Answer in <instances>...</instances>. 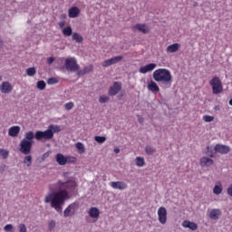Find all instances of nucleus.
I'll return each instance as SVG.
<instances>
[{
    "instance_id": "obj_1",
    "label": "nucleus",
    "mask_w": 232,
    "mask_h": 232,
    "mask_svg": "<svg viewBox=\"0 0 232 232\" xmlns=\"http://www.w3.org/2000/svg\"><path fill=\"white\" fill-rule=\"evenodd\" d=\"M77 182L74 179L67 181L58 180L56 184L49 185V189H57L58 192H51L44 198L45 204H51L55 211H63V206L68 198V191L71 193L75 191Z\"/></svg>"
},
{
    "instance_id": "obj_2",
    "label": "nucleus",
    "mask_w": 232,
    "mask_h": 232,
    "mask_svg": "<svg viewBox=\"0 0 232 232\" xmlns=\"http://www.w3.org/2000/svg\"><path fill=\"white\" fill-rule=\"evenodd\" d=\"M152 77L156 82H161V88L168 90L173 84V76L168 69L160 68L153 72Z\"/></svg>"
},
{
    "instance_id": "obj_3",
    "label": "nucleus",
    "mask_w": 232,
    "mask_h": 232,
    "mask_svg": "<svg viewBox=\"0 0 232 232\" xmlns=\"http://www.w3.org/2000/svg\"><path fill=\"white\" fill-rule=\"evenodd\" d=\"M24 137L25 139H23L20 141L19 151H21L23 155H30V153H32V146L34 145V131H27Z\"/></svg>"
},
{
    "instance_id": "obj_4",
    "label": "nucleus",
    "mask_w": 232,
    "mask_h": 232,
    "mask_svg": "<svg viewBox=\"0 0 232 232\" xmlns=\"http://www.w3.org/2000/svg\"><path fill=\"white\" fill-rule=\"evenodd\" d=\"M209 84L212 88V93L214 95H219L221 92H224V86L222 85V81L219 77L214 76L210 81Z\"/></svg>"
},
{
    "instance_id": "obj_5",
    "label": "nucleus",
    "mask_w": 232,
    "mask_h": 232,
    "mask_svg": "<svg viewBox=\"0 0 232 232\" xmlns=\"http://www.w3.org/2000/svg\"><path fill=\"white\" fill-rule=\"evenodd\" d=\"M34 139H36V140H43V139H44V140H52V139H53V130L50 129L44 131L37 130L34 134Z\"/></svg>"
},
{
    "instance_id": "obj_6",
    "label": "nucleus",
    "mask_w": 232,
    "mask_h": 232,
    "mask_svg": "<svg viewBox=\"0 0 232 232\" xmlns=\"http://www.w3.org/2000/svg\"><path fill=\"white\" fill-rule=\"evenodd\" d=\"M65 68L67 72H79V64H77V60L75 58L65 59Z\"/></svg>"
},
{
    "instance_id": "obj_7",
    "label": "nucleus",
    "mask_w": 232,
    "mask_h": 232,
    "mask_svg": "<svg viewBox=\"0 0 232 232\" xmlns=\"http://www.w3.org/2000/svg\"><path fill=\"white\" fill-rule=\"evenodd\" d=\"M158 220L160 224H162V226L168 222V210L166 208L160 207L158 209Z\"/></svg>"
},
{
    "instance_id": "obj_8",
    "label": "nucleus",
    "mask_w": 232,
    "mask_h": 232,
    "mask_svg": "<svg viewBox=\"0 0 232 232\" xmlns=\"http://www.w3.org/2000/svg\"><path fill=\"white\" fill-rule=\"evenodd\" d=\"M122 90V85L119 82H114L113 85L109 88L108 93L111 97H115Z\"/></svg>"
},
{
    "instance_id": "obj_9",
    "label": "nucleus",
    "mask_w": 232,
    "mask_h": 232,
    "mask_svg": "<svg viewBox=\"0 0 232 232\" xmlns=\"http://www.w3.org/2000/svg\"><path fill=\"white\" fill-rule=\"evenodd\" d=\"M215 151L217 153H220L221 155H227V153L231 151V148H229V146L227 145L217 144L215 146Z\"/></svg>"
},
{
    "instance_id": "obj_10",
    "label": "nucleus",
    "mask_w": 232,
    "mask_h": 232,
    "mask_svg": "<svg viewBox=\"0 0 232 232\" xmlns=\"http://www.w3.org/2000/svg\"><path fill=\"white\" fill-rule=\"evenodd\" d=\"M14 90L12 83L10 82H3L0 85V92L1 93L8 94Z\"/></svg>"
},
{
    "instance_id": "obj_11",
    "label": "nucleus",
    "mask_w": 232,
    "mask_h": 232,
    "mask_svg": "<svg viewBox=\"0 0 232 232\" xmlns=\"http://www.w3.org/2000/svg\"><path fill=\"white\" fill-rule=\"evenodd\" d=\"M77 208H79V205H77V203H72L71 205L68 206V208H65L64 212H63V216L66 217H72V215H73V213H75V209H77Z\"/></svg>"
},
{
    "instance_id": "obj_12",
    "label": "nucleus",
    "mask_w": 232,
    "mask_h": 232,
    "mask_svg": "<svg viewBox=\"0 0 232 232\" xmlns=\"http://www.w3.org/2000/svg\"><path fill=\"white\" fill-rule=\"evenodd\" d=\"M111 186L113 189H120L121 191L128 188V184L124 181H112Z\"/></svg>"
},
{
    "instance_id": "obj_13",
    "label": "nucleus",
    "mask_w": 232,
    "mask_h": 232,
    "mask_svg": "<svg viewBox=\"0 0 232 232\" xmlns=\"http://www.w3.org/2000/svg\"><path fill=\"white\" fill-rule=\"evenodd\" d=\"M154 68H157L156 63H149L147 65L141 66L139 70L140 73H148L153 72Z\"/></svg>"
},
{
    "instance_id": "obj_14",
    "label": "nucleus",
    "mask_w": 232,
    "mask_h": 232,
    "mask_svg": "<svg viewBox=\"0 0 232 232\" xmlns=\"http://www.w3.org/2000/svg\"><path fill=\"white\" fill-rule=\"evenodd\" d=\"M147 88L150 92H151L154 94L159 93V92H160V88L159 87V85L157 84V82L150 81L148 82Z\"/></svg>"
},
{
    "instance_id": "obj_15",
    "label": "nucleus",
    "mask_w": 232,
    "mask_h": 232,
    "mask_svg": "<svg viewBox=\"0 0 232 232\" xmlns=\"http://www.w3.org/2000/svg\"><path fill=\"white\" fill-rule=\"evenodd\" d=\"M181 226L182 227L191 229V231H197V229H198V226L197 225V223L188 221V220H184Z\"/></svg>"
},
{
    "instance_id": "obj_16",
    "label": "nucleus",
    "mask_w": 232,
    "mask_h": 232,
    "mask_svg": "<svg viewBox=\"0 0 232 232\" xmlns=\"http://www.w3.org/2000/svg\"><path fill=\"white\" fill-rule=\"evenodd\" d=\"M214 162L215 161L212 159L208 157H202L200 159V166L202 168H209V166H213Z\"/></svg>"
},
{
    "instance_id": "obj_17",
    "label": "nucleus",
    "mask_w": 232,
    "mask_h": 232,
    "mask_svg": "<svg viewBox=\"0 0 232 232\" xmlns=\"http://www.w3.org/2000/svg\"><path fill=\"white\" fill-rule=\"evenodd\" d=\"M221 215H222V211H220V209L213 208L209 212V218H211V220H218Z\"/></svg>"
},
{
    "instance_id": "obj_18",
    "label": "nucleus",
    "mask_w": 232,
    "mask_h": 232,
    "mask_svg": "<svg viewBox=\"0 0 232 232\" xmlns=\"http://www.w3.org/2000/svg\"><path fill=\"white\" fill-rule=\"evenodd\" d=\"M55 159L59 166H66V164L68 163L67 157H64V155L61 153L56 154Z\"/></svg>"
},
{
    "instance_id": "obj_19",
    "label": "nucleus",
    "mask_w": 232,
    "mask_h": 232,
    "mask_svg": "<svg viewBox=\"0 0 232 232\" xmlns=\"http://www.w3.org/2000/svg\"><path fill=\"white\" fill-rule=\"evenodd\" d=\"M68 14L71 19H75V17H79V14H81V10L79 9V7H71L69 9Z\"/></svg>"
},
{
    "instance_id": "obj_20",
    "label": "nucleus",
    "mask_w": 232,
    "mask_h": 232,
    "mask_svg": "<svg viewBox=\"0 0 232 232\" xmlns=\"http://www.w3.org/2000/svg\"><path fill=\"white\" fill-rule=\"evenodd\" d=\"M180 49V44H172L169 45L166 49L167 53H175L176 52H179Z\"/></svg>"
},
{
    "instance_id": "obj_21",
    "label": "nucleus",
    "mask_w": 232,
    "mask_h": 232,
    "mask_svg": "<svg viewBox=\"0 0 232 232\" xmlns=\"http://www.w3.org/2000/svg\"><path fill=\"white\" fill-rule=\"evenodd\" d=\"M21 131V127L19 126H13L8 130V135L10 137H17L19 132Z\"/></svg>"
},
{
    "instance_id": "obj_22",
    "label": "nucleus",
    "mask_w": 232,
    "mask_h": 232,
    "mask_svg": "<svg viewBox=\"0 0 232 232\" xmlns=\"http://www.w3.org/2000/svg\"><path fill=\"white\" fill-rule=\"evenodd\" d=\"M99 215H101V212L99 211V208L92 207L89 210V216L91 218H99Z\"/></svg>"
},
{
    "instance_id": "obj_23",
    "label": "nucleus",
    "mask_w": 232,
    "mask_h": 232,
    "mask_svg": "<svg viewBox=\"0 0 232 232\" xmlns=\"http://www.w3.org/2000/svg\"><path fill=\"white\" fill-rule=\"evenodd\" d=\"M134 28H136V30H139V32H141L142 34L150 33V28H148L146 24H137Z\"/></svg>"
},
{
    "instance_id": "obj_24",
    "label": "nucleus",
    "mask_w": 232,
    "mask_h": 232,
    "mask_svg": "<svg viewBox=\"0 0 232 232\" xmlns=\"http://www.w3.org/2000/svg\"><path fill=\"white\" fill-rule=\"evenodd\" d=\"M223 190L224 188L222 187V183L218 182L213 188V193L214 195H220Z\"/></svg>"
},
{
    "instance_id": "obj_25",
    "label": "nucleus",
    "mask_w": 232,
    "mask_h": 232,
    "mask_svg": "<svg viewBox=\"0 0 232 232\" xmlns=\"http://www.w3.org/2000/svg\"><path fill=\"white\" fill-rule=\"evenodd\" d=\"M93 70V65H88L85 68L78 71V75H86V73H90Z\"/></svg>"
},
{
    "instance_id": "obj_26",
    "label": "nucleus",
    "mask_w": 232,
    "mask_h": 232,
    "mask_svg": "<svg viewBox=\"0 0 232 232\" xmlns=\"http://www.w3.org/2000/svg\"><path fill=\"white\" fill-rule=\"evenodd\" d=\"M49 130H51V131H53V133H59V131H63V128H61L60 125H49Z\"/></svg>"
},
{
    "instance_id": "obj_27",
    "label": "nucleus",
    "mask_w": 232,
    "mask_h": 232,
    "mask_svg": "<svg viewBox=\"0 0 232 232\" xmlns=\"http://www.w3.org/2000/svg\"><path fill=\"white\" fill-rule=\"evenodd\" d=\"M206 155H208L211 159L215 158V155H217V152L215 151V147H207V152Z\"/></svg>"
},
{
    "instance_id": "obj_28",
    "label": "nucleus",
    "mask_w": 232,
    "mask_h": 232,
    "mask_svg": "<svg viewBox=\"0 0 232 232\" xmlns=\"http://www.w3.org/2000/svg\"><path fill=\"white\" fill-rule=\"evenodd\" d=\"M145 165H146V161L144 160V158L136 157V166H138V168H142Z\"/></svg>"
},
{
    "instance_id": "obj_29",
    "label": "nucleus",
    "mask_w": 232,
    "mask_h": 232,
    "mask_svg": "<svg viewBox=\"0 0 232 232\" xmlns=\"http://www.w3.org/2000/svg\"><path fill=\"white\" fill-rule=\"evenodd\" d=\"M62 32L65 37H70V35H72L73 30L72 29L71 26H67V27L63 28Z\"/></svg>"
},
{
    "instance_id": "obj_30",
    "label": "nucleus",
    "mask_w": 232,
    "mask_h": 232,
    "mask_svg": "<svg viewBox=\"0 0 232 232\" xmlns=\"http://www.w3.org/2000/svg\"><path fill=\"white\" fill-rule=\"evenodd\" d=\"M72 39L77 43H82V41H84V38L82 37V35L79 34L78 33H74L72 34Z\"/></svg>"
},
{
    "instance_id": "obj_31",
    "label": "nucleus",
    "mask_w": 232,
    "mask_h": 232,
    "mask_svg": "<svg viewBox=\"0 0 232 232\" xmlns=\"http://www.w3.org/2000/svg\"><path fill=\"white\" fill-rule=\"evenodd\" d=\"M123 57L122 56H115L112 57L111 59H109V61L111 62V64H117V63H121V61H122Z\"/></svg>"
},
{
    "instance_id": "obj_32",
    "label": "nucleus",
    "mask_w": 232,
    "mask_h": 232,
    "mask_svg": "<svg viewBox=\"0 0 232 232\" xmlns=\"http://www.w3.org/2000/svg\"><path fill=\"white\" fill-rule=\"evenodd\" d=\"M26 73L29 77H34L37 73V71L35 70V67H30L26 69Z\"/></svg>"
},
{
    "instance_id": "obj_33",
    "label": "nucleus",
    "mask_w": 232,
    "mask_h": 232,
    "mask_svg": "<svg viewBox=\"0 0 232 232\" xmlns=\"http://www.w3.org/2000/svg\"><path fill=\"white\" fill-rule=\"evenodd\" d=\"M24 164H26L28 168L32 166V156L28 155L24 158Z\"/></svg>"
},
{
    "instance_id": "obj_34",
    "label": "nucleus",
    "mask_w": 232,
    "mask_h": 232,
    "mask_svg": "<svg viewBox=\"0 0 232 232\" xmlns=\"http://www.w3.org/2000/svg\"><path fill=\"white\" fill-rule=\"evenodd\" d=\"M94 140L98 142L99 144H103V142H106V137L104 136H95Z\"/></svg>"
},
{
    "instance_id": "obj_35",
    "label": "nucleus",
    "mask_w": 232,
    "mask_h": 232,
    "mask_svg": "<svg viewBox=\"0 0 232 232\" xmlns=\"http://www.w3.org/2000/svg\"><path fill=\"white\" fill-rule=\"evenodd\" d=\"M0 155L2 156V158L4 160H6V159H8V156L10 155V152L6 150L0 149Z\"/></svg>"
},
{
    "instance_id": "obj_36",
    "label": "nucleus",
    "mask_w": 232,
    "mask_h": 232,
    "mask_svg": "<svg viewBox=\"0 0 232 232\" xmlns=\"http://www.w3.org/2000/svg\"><path fill=\"white\" fill-rule=\"evenodd\" d=\"M36 87L38 88V90H44V88H46V82H44V81H38L36 83Z\"/></svg>"
},
{
    "instance_id": "obj_37",
    "label": "nucleus",
    "mask_w": 232,
    "mask_h": 232,
    "mask_svg": "<svg viewBox=\"0 0 232 232\" xmlns=\"http://www.w3.org/2000/svg\"><path fill=\"white\" fill-rule=\"evenodd\" d=\"M75 147L78 150L79 153H84V144H82V142H77Z\"/></svg>"
},
{
    "instance_id": "obj_38",
    "label": "nucleus",
    "mask_w": 232,
    "mask_h": 232,
    "mask_svg": "<svg viewBox=\"0 0 232 232\" xmlns=\"http://www.w3.org/2000/svg\"><path fill=\"white\" fill-rule=\"evenodd\" d=\"M203 121H204V122H213V121H215V117L210 116V115H204Z\"/></svg>"
},
{
    "instance_id": "obj_39",
    "label": "nucleus",
    "mask_w": 232,
    "mask_h": 232,
    "mask_svg": "<svg viewBox=\"0 0 232 232\" xmlns=\"http://www.w3.org/2000/svg\"><path fill=\"white\" fill-rule=\"evenodd\" d=\"M145 151H146L147 155H153V153H155V149H153V147H151V146H147L145 148Z\"/></svg>"
},
{
    "instance_id": "obj_40",
    "label": "nucleus",
    "mask_w": 232,
    "mask_h": 232,
    "mask_svg": "<svg viewBox=\"0 0 232 232\" xmlns=\"http://www.w3.org/2000/svg\"><path fill=\"white\" fill-rule=\"evenodd\" d=\"M58 82H59V79L55 77H52L47 80V84H57Z\"/></svg>"
},
{
    "instance_id": "obj_41",
    "label": "nucleus",
    "mask_w": 232,
    "mask_h": 232,
    "mask_svg": "<svg viewBox=\"0 0 232 232\" xmlns=\"http://www.w3.org/2000/svg\"><path fill=\"white\" fill-rule=\"evenodd\" d=\"M108 101H110V97L106 95H102L99 98V102H101L102 104H104V102H108Z\"/></svg>"
},
{
    "instance_id": "obj_42",
    "label": "nucleus",
    "mask_w": 232,
    "mask_h": 232,
    "mask_svg": "<svg viewBox=\"0 0 232 232\" xmlns=\"http://www.w3.org/2000/svg\"><path fill=\"white\" fill-rule=\"evenodd\" d=\"M4 230L6 232H12L14 230V225L7 224L5 226Z\"/></svg>"
},
{
    "instance_id": "obj_43",
    "label": "nucleus",
    "mask_w": 232,
    "mask_h": 232,
    "mask_svg": "<svg viewBox=\"0 0 232 232\" xmlns=\"http://www.w3.org/2000/svg\"><path fill=\"white\" fill-rule=\"evenodd\" d=\"M73 109V102H69L65 104V110H67V111H70V110Z\"/></svg>"
},
{
    "instance_id": "obj_44",
    "label": "nucleus",
    "mask_w": 232,
    "mask_h": 232,
    "mask_svg": "<svg viewBox=\"0 0 232 232\" xmlns=\"http://www.w3.org/2000/svg\"><path fill=\"white\" fill-rule=\"evenodd\" d=\"M102 66H103V68H108V66H111L110 59L105 60L103 63H102Z\"/></svg>"
},
{
    "instance_id": "obj_45",
    "label": "nucleus",
    "mask_w": 232,
    "mask_h": 232,
    "mask_svg": "<svg viewBox=\"0 0 232 232\" xmlns=\"http://www.w3.org/2000/svg\"><path fill=\"white\" fill-rule=\"evenodd\" d=\"M48 227H49L50 231H52V229H53V227H55V222L53 220L49 221Z\"/></svg>"
},
{
    "instance_id": "obj_46",
    "label": "nucleus",
    "mask_w": 232,
    "mask_h": 232,
    "mask_svg": "<svg viewBox=\"0 0 232 232\" xmlns=\"http://www.w3.org/2000/svg\"><path fill=\"white\" fill-rule=\"evenodd\" d=\"M68 162H77V158L75 157H67Z\"/></svg>"
},
{
    "instance_id": "obj_47",
    "label": "nucleus",
    "mask_w": 232,
    "mask_h": 232,
    "mask_svg": "<svg viewBox=\"0 0 232 232\" xmlns=\"http://www.w3.org/2000/svg\"><path fill=\"white\" fill-rule=\"evenodd\" d=\"M53 61H55V58H53V57H49V58L47 59V63H48L49 64H53Z\"/></svg>"
},
{
    "instance_id": "obj_48",
    "label": "nucleus",
    "mask_w": 232,
    "mask_h": 232,
    "mask_svg": "<svg viewBox=\"0 0 232 232\" xmlns=\"http://www.w3.org/2000/svg\"><path fill=\"white\" fill-rule=\"evenodd\" d=\"M227 195H229V197H232V184L227 188Z\"/></svg>"
},
{
    "instance_id": "obj_49",
    "label": "nucleus",
    "mask_w": 232,
    "mask_h": 232,
    "mask_svg": "<svg viewBox=\"0 0 232 232\" xmlns=\"http://www.w3.org/2000/svg\"><path fill=\"white\" fill-rule=\"evenodd\" d=\"M66 24V23L64 21L59 22L58 26H60V28H64V25Z\"/></svg>"
},
{
    "instance_id": "obj_50",
    "label": "nucleus",
    "mask_w": 232,
    "mask_h": 232,
    "mask_svg": "<svg viewBox=\"0 0 232 232\" xmlns=\"http://www.w3.org/2000/svg\"><path fill=\"white\" fill-rule=\"evenodd\" d=\"M47 157H50V154L48 152L43 155V160H44V159H47Z\"/></svg>"
},
{
    "instance_id": "obj_51",
    "label": "nucleus",
    "mask_w": 232,
    "mask_h": 232,
    "mask_svg": "<svg viewBox=\"0 0 232 232\" xmlns=\"http://www.w3.org/2000/svg\"><path fill=\"white\" fill-rule=\"evenodd\" d=\"M114 153L116 154L121 153V150L119 148L114 149Z\"/></svg>"
},
{
    "instance_id": "obj_52",
    "label": "nucleus",
    "mask_w": 232,
    "mask_h": 232,
    "mask_svg": "<svg viewBox=\"0 0 232 232\" xmlns=\"http://www.w3.org/2000/svg\"><path fill=\"white\" fill-rule=\"evenodd\" d=\"M61 19H66V14H61Z\"/></svg>"
},
{
    "instance_id": "obj_53",
    "label": "nucleus",
    "mask_w": 232,
    "mask_h": 232,
    "mask_svg": "<svg viewBox=\"0 0 232 232\" xmlns=\"http://www.w3.org/2000/svg\"><path fill=\"white\" fill-rule=\"evenodd\" d=\"M139 122H140V124H142V122H144V119L140 118V119H139Z\"/></svg>"
},
{
    "instance_id": "obj_54",
    "label": "nucleus",
    "mask_w": 232,
    "mask_h": 232,
    "mask_svg": "<svg viewBox=\"0 0 232 232\" xmlns=\"http://www.w3.org/2000/svg\"><path fill=\"white\" fill-rule=\"evenodd\" d=\"M229 104L232 106V98L229 100Z\"/></svg>"
},
{
    "instance_id": "obj_55",
    "label": "nucleus",
    "mask_w": 232,
    "mask_h": 232,
    "mask_svg": "<svg viewBox=\"0 0 232 232\" xmlns=\"http://www.w3.org/2000/svg\"><path fill=\"white\" fill-rule=\"evenodd\" d=\"M0 46H3V42L0 40Z\"/></svg>"
},
{
    "instance_id": "obj_56",
    "label": "nucleus",
    "mask_w": 232,
    "mask_h": 232,
    "mask_svg": "<svg viewBox=\"0 0 232 232\" xmlns=\"http://www.w3.org/2000/svg\"><path fill=\"white\" fill-rule=\"evenodd\" d=\"M0 81H1V78H0Z\"/></svg>"
}]
</instances>
